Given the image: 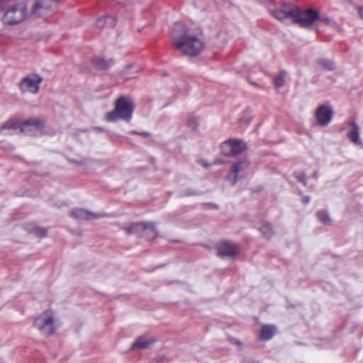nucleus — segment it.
Segmentation results:
<instances>
[{"label":"nucleus","instance_id":"obj_15","mask_svg":"<svg viewBox=\"0 0 363 363\" xmlns=\"http://www.w3.org/2000/svg\"><path fill=\"white\" fill-rule=\"evenodd\" d=\"M155 340L152 337L141 336L138 337L131 345L132 350L147 348L155 342Z\"/></svg>","mask_w":363,"mask_h":363},{"label":"nucleus","instance_id":"obj_3","mask_svg":"<svg viewBox=\"0 0 363 363\" xmlns=\"http://www.w3.org/2000/svg\"><path fill=\"white\" fill-rule=\"evenodd\" d=\"M17 129L26 135H34L42 132L43 123L38 118H29L21 124L10 121L0 128V134L12 135Z\"/></svg>","mask_w":363,"mask_h":363},{"label":"nucleus","instance_id":"obj_30","mask_svg":"<svg viewBox=\"0 0 363 363\" xmlns=\"http://www.w3.org/2000/svg\"><path fill=\"white\" fill-rule=\"evenodd\" d=\"M131 133H133V134H138V135H147V133H138V132H137L135 130H133Z\"/></svg>","mask_w":363,"mask_h":363},{"label":"nucleus","instance_id":"obj_13","mask_svg":"<svg viewBox=\"0 0 363 363\" xmlns=\"http://www.w3.org/2000/svg\"><path fill=\"white\" fill-rule=\"evenodd\" d=\"M249 166V162L247 160H241L233 165L232 172L230 176L233 177V184H236L239 176L242 177L243 176L242 172Z\"/></svg>","mask_w":363,"mask_h":363},{"label":"nucleus","instance_id":"obj_21","mask_svg":"<svg viewBox=\"0 0 363 363\" xmlns=\"http://www.w3.org/2000/svg\"><path fill=\"white\" fill-rule=\"evenodd\" d=\"M318 219L323 224L329 225L331 223V219L328 212L325 210L318 211L316 213Z\"/></svg>","mask_w":363,"mask_h":363},{"label":"nucleus","instance_id":"obj_17","mask_svg":"<svg viewBox=\"0 0 363 363\" xmlns=\"http://www.w3.org/2000/svg\"><path fill=\"white\" fill-rule=\"evenodd\" d=\"M140 69L133 64H128L123 67L121 74L125 79H131L136 77V74L139 72Z\"/></svg>","mask_w":363,"mask_h":363},{"label":"nucleus","instance_id":"obj_9","mask_svg":"<svg viewBox=\"0 0 363 363\" xmlns=\"http://www.w3.org/2000/svg\"><path fill=\"white\" fill-rule=\"evenodd\" d=\"M42 78L35 74H31L24 77L21 83L20 88L23 92L36 94L39 89V85Z\"/></svg>","mask_w":363,"mask_h":363},{"label":"nucleus","instance_id":"obj_16","mask_svg":"<svg viewBox=\"0 0 363 363\" xmlns=\"http://www.w3.org/2000/svg\"><path fill=\"white\" fill-rule=\"evenodd\" d=\"M350 125L351 129L347 133V136L350 140L355 145L362 144L359 138V130L358 125L354 122L351 123Z\"/></svg>","mask_w":363,"mask_h":363},{"label":"nucleus","instance_id":"obj_24","mask_svg":"<svg viewBox=\"0 0 363 363\" xmlns=\"http://www.w3.org/2000/svg\"><path fill=\"white\" fill-rule=\"evenodd\" d=\"M93 63L96 67L102 69H107L110 67V64L108 62H106L104 59L99 57L95 58L93 60Z\"/></svg>","mask_w":363,"mask_h":363},{"label":"nucleus","instance_id":"obj_2","mask_svg":"<svg viewBox=\"0 0 363 363\" xmlns=\"http://www.w3.org/2000/svg\"><path fill=\"white\" fill-rule=\"evenodd\" d=\"M172 38L174 45L186 55L196 56L203 48V40L196 35H189L186 26L182 22L175 23Z\"/></svg>","mask_w":363,"mask_h":363},{"label":"nucleus","instance_id":"obj_22","mask_svg":"<svg viewBox=\"0 0 363 363\" xmlns=\"http://www.w3.org/2000/svg\"><path fill=\"white\" fill-rule=\"evenodd\" d=\"M142 223H133L128 227H123L122 229L128 235L138 233L141 230Z\"/></svg>","mask_w":363,"mask_h":363},{"label":"nucleus","instance_id":"obj_23","mask_svg":"<svg viewBox=\"0 0 363 363\" xmlns=\"http://www.w3.org/2000/svg\"><path fill=\"white\" fill-rule=\"evenodd\" d=\"M286 75V72L282 71L279 73V74L274 78V83L276 87L280 88L282 87L284 84V77Z\"/></svg>","mask_w":363,"mask_h":363},{"label":"nucleus","instance_id":"obj_26","mask_svg":"<svg viewBox=\"0 0 363 363\" xmlns=\"http://www.w3.org/2000/svg\"><path fill=\"white\" fill-rule=\"evenodd\" d=\"M318 21H320V22H322L325 25H327V26H331V27H333V26H335L336 25V23H335V21H334L333 18H329V17H327V16H320L319 15V18L318 19Z\"/></svg>","mask_w":363,"mask_h":363},{"label":"nucleus","instance_id":"obj_27","mask_svg":"<svg viewBox=\"0 0 363 363\" xmlns=\"http://www.w3.org/2000/svg\"><path fill=\"white\" fill-rule=\"evenodd\" d=\"M296 179L303 185H306V175L304 172H297L295 174Z\"/></svg>","mask_w":363,"mask_h":363},{"label":"nucleus","instance_id":"obj_8","mask_svg":"<svg viewBox=\"0 0 363 363\" xmlns=\"http://www.w3.org/2000/svg\"><path fill=\"white\" fill-rule=\"evenodd\" d=\"M57 6V0H36L33 6V13L40 16L52 14Z\"/></svg>","mask_w":363,"mask_h":363},{"label":"nucleus","instance_id":"obj_19","mask_svg":"<svg viewBox=\"0 0 363 363\" xmlns=\"http://www.w3.org/2000/svg\"><path fill=\"white\" fill-rule=\"evenodd\" d=\"M276 333L277 329L274 326L270 325H264L260 331V337L264 340H269Z\"/></svg>","mask_w":363,"mask_h":363},{"label":"nucleus","instance_id":"obj_10","mask_svg":"<svg viewBox=\"0 0 363 363\" xmlns=\"http://www.w3.org/2000/svg\"><path fill=\"white\" fill-rule=\"evenodd\" d=\"M333 116V108L330 106L320 105L315 112V117L320 126H327L331 121Z\"/></svg>","mask_w":363,"mask_h":363},{"label":"nucleus","instance_id":"obj_31","mask_svg":"<svg viewBox=\"0 0 363 363\" xmlns=\"http://www.w3.org/2000/svg\"><path fill=\"white\" fill-rule=\"evenodd\" d=\"M359 14L362 18H363V7L359 8Z\"/></svg>","mask_w":363,"mask_h":363},{"label":"nucleus","instance_id":"obj_4","mask_svg":"<svg viewBox=\"0 0 363 363\" xmlns=\"http://www.w3.org/2000/svg\"><path fill=\"white\" fill-rule=\"evenodd\" d=\"M133 110L134 104L132 99L128 97L121 96L115 102L114 110L108 112L106 118L111 122L119 118L129 121L132 118Z\"/></svg>","mask_w":363,"mask_h":363},{"label":"nucleus","instance_id":"obj_5","mask_svg":"<svg viewBox=\"0 0 363 363\" xmlns=\"http://www.w3.org/2000/svg\"><path fill=\"white\" fill-rule=\"evenodd\" d=\"M28 14L27 6L23 2L11 5L4 12L2 21L4 24L13 26L23 22Z\"/></svg>","mask_w":363,"mask_h":363},{"label":"nucleus","instance_id":"obj_7","mask_svg":"<svg viewBox=\"0 0 363 363\" xmlns=\"http://www.w3.org/2000/svg\"><path fill=\"white\" fill-rule=\"evenodd\" d=\"M246 148V143L242 140L230 139L223 142L220 149L226 156H235L242 153Z\"/></svg>","mask_w":363,"mask_h":363},{"label":"nucleus","instance_id":"obj_20","mask_svg":"<svg viewBox=\"0 0 363 363\" xmlns=\"http://www.w3.org/2000/svg\"><path fill=\"white\" fill-rule=\"evenodd\" d=\"M259 230L262 234L263 237L269 239L273 235V229L269 223H264L259 228Z\"/></svg>","mask_w":363,"mask_h":363},{"label":"nucleus","instance_id":"obj_11","mask_svg":"<svg viewBox=\"0 0 363 363\" xmlns=\"http://www.w3.org/2000/svg\"><path fill=\"white\" fill-rule=\"evenodd\" d=\"M238 251V245L230 242H223L218 247V255L220 257H233Z\"/></svg>","mask_w":363,"mask_h":363},{"label":"nucleus","instance_id":"obj_18","mask_svg":"<svg viewBox=\"0 0 363 363\" xmlns=\"http://www.w3.org/2000/svg\"><path fill=\"white\" fill-rule=\"evenodd\" d=\"M116 24V20L115 18L107 16H101L98 18L96 23V27L99 28H102L104 27H113Z\"/></svg>","mask_w":363,"mask_h":363},{"label":"nucleus","instance_id":"obj_1","mask_svg":"<svg viewBox=\"0 0 363 363\" xmlns=\"http://www.w3.org/2000/svg\"><path fill=\"white\" fill-rule=\"evenodd\" d=\"M272 16L277 20L298 24L303 28L311 27L319 18V13L311 9L302 12L298 7L293 4L285 3L276 10L272 11Z\"/></svg>","mask_w":363,"mask_h":363},{"label":"nucleus","instance_id":"obj_29","mask_svg":"<svg viewBox=\"0 0 363 363\" xmlns=\"http://www.w3.org/2000/svg\"><path fill=\"white\" fill-rule=\"evenodd\" d=\"M196 120H194V119H193L192 121H189V125H190L193 128H195V126H196Z\"/></svg>","mask_w":363,"mask_h":363},{"label":"nucleus","instance_id":"obj_32","mask_svg":"<svg viewBox=\"0 0 363 363\" xmlns=\"http://www.w3.org/2000/svg\"><path fill=\"white\" fill-rule=\"evenodd\" d=\"M9 0H0V6H1L2 5H4L5 3H6L7 1H9Z\"/></svg>","mask_w":363,"mask_h":363},{"label":"nucleus","instance_id":"obj_12","mask_svg":"<svg viewBox=\"0 0 363 363\" xmlns=\"http://www.w3.org/2000/svg\"><path fill=\"white\" fill-rule=\"evenodd\" d=\"M74 218L78 219L93 220L106 216L104 213H94L84 208H74L72 211Z\"/></svg>","mask_w":363,"mask_h":363},{"label":"nucleus","instance_id":"obj_28","mask_svg":"<svg viewBox=\"0 0 363 363\" xmlns=\"http://www.w3.org/2000/svg\"><path fill=\"white\" fill-rule=\"evenodd\" d=\"M303 202L305 203V204H307L309 203L310 201V197L309 196H304L302 199Z\"/></svg>","mask_w":363,"mask_h":363},{"label":"nucleus","instance_id":"obj_6","mask_svg":"<svg viewBox=\"0 0 363 363\" xmlns=\"http://www.w3.org/2000/svg\"><path fill=\"white\" fill-rule=\"evenodd\" d=\"M34 325L44 336L53 334L57 328L53 313L50 311L44 312L35 320Z\"/></svg>","mask_w":363,"mask_h":363},{"label":"nucleus","instance_id":"obj_14","mask_svg":"<svg viewBox=\"0 0 363 363\" xmlns=\"http://www.w3.org/2000/svg\"><path fill=\"white\" fill-rule=\"evenodd\" d=\"M141 230L143 231V236L145 237L147 240L155 239L158 235L154 223H143Z\"/></svg>","mask_w":363,"mask_h":363},{"label":"nucleus","instance_id":"obj_25","mask_svg":"<svg viewBox=\"0 0 363 363\" xmlns=\"http://www.w3.org/2000/svg\"><path fill=\"white\" fill-rule=\"evenodd\" d=\"M319 64L323 68L327 70L331 71L335 69V64L328 60L322 59L320 60Z\"/></svg>","mask_w":363,"mask_h":363}]
</instances>
